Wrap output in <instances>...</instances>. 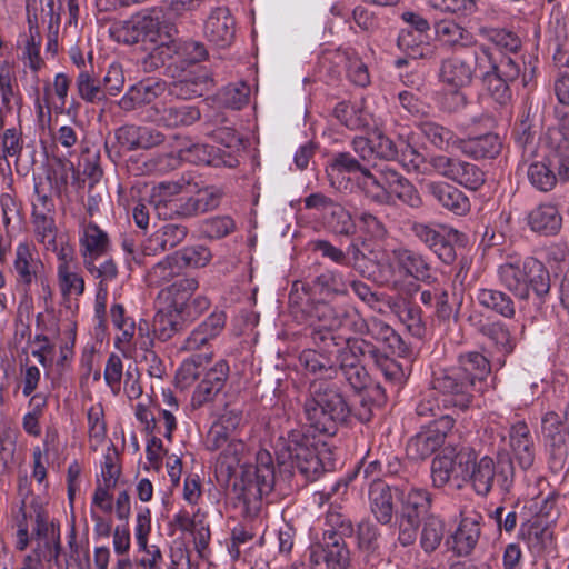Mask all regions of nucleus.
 I'll use <instances>...</instances> for the list:
<instances>
[{
	"label": "nucleus",
	"instance_id": "1a4fd4ad",
	"mask_svg": "<svg viewBox=\"0 0 569 569\" xmlns=\"http://www.w3.org/2000/svg\"><path fill=\"white\" fill-rule=\"evenodd\" d=\"M310 326L313 342L321 345L333 339L335 330L361 331L365 319L352 307L318 302L311 310Z\"/></svg>",
	"mask_w": 569,
	"mask_h": 569
},
{
	"label": "nucleus",
	"instance_id": "9d476101",
	"mask_svg": "<svg viewBox=\"0 0 569 569\" xmlns=\"http://www.w3.org/2000/svg\"><path fill=\"white\" fill-rule=\"evenodd\" d=\"M432 390L439 392L443 407L467 409L471 402V380L457 367L439 368L432 371Z\"/></svg>",
	"mask_w": 569,
	"mask_h": 569
},
{
	"label": "nucleus",
	"instance_id": "2eb2a0df",
	"mask_svg": "<svg viewBox=\"0 0 569 569\" xmlns=\"http://www.w3.org/2000/svg\"><path fill=\"white\" fill-rule=\"evenodd\" d=\"M229 377V365L226 360H219L212 368L206 371L203 378L196 387L191 397V407L199 409L206 403L212 402L223 389Z\"/></svg>",
	"mask_w": 569,
	"mask_h": 569
},
{
	"label": "nucleus",
	"instance_id": "72a5a7b5",
	"mask_svg": "<svg viewBox=\"0 0 569 569\" xmlns=\"http://www.w3.org/2000/svg\"><path fill=\"white\" fill-rule=\"evenodd\" d=\"M443 440V430H431V428H428L409 440L407 453L412 459H426L442 446Z\"/></svg>",
	"mask_w": 569,
	"mask_h": 569
},
{
	"label": "nucleus",
	"instance_id": "de8ad7c7",
	"mask_svg": "<svg viewBox=\"0 0 569 569\" xmlns=\"http://www.w3.org/2000/svg\"><path fill=\"white\" fill-rule=\"evenodd\" d=\"M521 536L528 547L538 552L552 542V531L539 520L522 525Z\"/></svg>",
	"mask_w": 569,
	"mask_h": 569
},
{
	"label": "nucleus",
	"instance_id": "c85d7f7f",
	"mask_svg": "<svg viewBox=\"0 0 569 569\" xmlns=\"http://www.w3.org/2000/svg\"><path fill=\"white\" fill-rule=\"evenodd\" d=\"M370 508L376 519L390 523L395 512L393 490L383 481H373L369 489Z\"/></svg>",
	"mask_w": 569,
	"mask_h": 569
},
{
	"label": "nucleus",
	"instance_id": "c756f323",
	"mask_svg": "<svg viewBox=\"0 0 569 569\" xmlns=\"http://www.w3.org/2000/svg\"><path fill=\"white\" fill-rule=\"evenodd\" d=\"M502 148L501 139L496 133L460 139L459 149L463 154L473 159L495 158Z\"/></svg>",
	"mask_w": 569,
	"mask_h": 569
},
{
	"label": "nucleus",
	"instance_id": "338daca9",
	"mask_svg": "<svg viewBox=\"0 0 569 569\" xmlns=\"http://www.w3.org/2000/svg\"><path fill=\"white\" fill-rule=\"evenodd\" d=\"M209 360L208 356H194L184 360L177 371V381L181 388L189 387L200 376V368Z\"/></svg>",
	"mask_w": 569,
	"mask_h": 569
},
{
	"label": "nucleus",
	"instance_id": "0eeeda50",
	"mask_svg": "<svg viewBox=\"0 0 569 569\" xmlns=\"http://www.w3.org/2000/svg\"><path fill=\"white\" fill-rule=\"evenodd\" d=\"M548 153L529 164L527 177L533 188L547 192L557 184L556 169L561 179H569V138L560 130L547 133Z\"/></svg>",
	"mask_w": 569,
	"mask_h": 569
},
{
	"label": "nucleus",
	"instance_id": "ea45409f",
	"mask_svg": "<svg viewBox=\"0 0 569 569\" xmlns=\"http://www.w3.org/2000/svg\"><path fill=\"white\" fill-rule=\"evenodd\" d=\"M397 266L408 276L417 280H427L430 274V267L425 258L409 249H399L395 251Z\"/></svg>",
	"mask_w": 569,
	"mask_h": 569
},
{
	"label": "nucleus",
	"instance_id": "cd10ccee",
	"mask_svg": "<svg viewBox=\"0 0 569 569\" xmlns=\"http://www.w3.org/2000/svg\"><path fill=\"white\" fill-rule=\"evenodd\" d=\"M167 306L160 310L153 320V332L158 339L167 341L179 332L187 322L170 297H164Z\"/></svg>",
	"mask_w": 569,
	"mask_h": 569
},
{
	"label": "nucleus",
	"instance_id": "49530a36",
	"mask_svg": "<svg viewBox=\"0 0 569 569\" xmlns=\"http://www.w3.org/2000/svg\"><path fill=\"white\" fill-rule=\"evenodd\" d=\"M181 270L176 253L168 254L147 272L146 281L149 286L159 287L178 276Z\"/></svg>",
	"mask_w": 569,
	"mask_h": 569
},
{
	"label": "nucleus",
	"instance_id": "f257e3e1",
	"mask_svg": "<svg viewBox=\"0 0 569 569\" xmlns=\"http://www.w3.org/2000/svg\"><path fill=\"white\" fill-rule=\"evenodd\" d=\"M242 420L240 411L228 410L211 426L206 437V449L219 451L216 459V472L229 480L238 468L243 467V476L249 486H253L260 497L269 495L274 486L276 475L272 456L261 449L256 455L254 466H244L246 443L238 437Z\"/></svg>",
	"mask_w": 569,
	"mask_h": 569
},
{
	"label": "nucleus",
	"instance_id": "5701e85b",
	"mask_svg": "<svg viewBox=\"0 0 569 569\" xmlns=\"http://www.w3.org/2000/svg\"><path fill=\"white\" fill-rule=\"evenodd\" d=\"M226 325L223 311H213L204 321L196 327L184 339L180 349L196 351L220 335Z\"/></svg>",
	"mask_w": 569,
	"mask_h": 569
},
{
	"label": "nucleus",
	"instance_id": "423d86ee",
	"mask_svg": "<svg viewBox=\"0 0 569 569\" xmlns=\"http://www.w3.org/2000/svg\"><path fill=\"white\" fill-rule=\"evenodd\" d=\"M162 14L158 9L143 10L132 14L129 19L114 22L110 27V34L113 40L123 44H134L138 42L150 43L154 46L160 56L168 51L170 56L172 42L169 36H162L161 24Z\"/></svg>",
	"mask_w": 569,
	"mask_h": 569
},
{
	"label": "nucleus",
	"instance_id": "0e129e2a",
	"mask_svg": "<svg viewBox=\"0 0 569 569\" xmlns=\"http://www.w3.org/2000/svg\"><path fill=\"white\" fill-rule=\"evenodd\" d=\"M423 34H415L412 30L402 29L398 36V47L412 59L426 57L428 47L423 43Z\"/></svg>",
	"mask_w": 569,
	"mask_h": 569
},
{
	"label": "nucleus",
	"instance_id": "f704fd0d",
	"mask_svg": "<svg viewBox=\"0 0 569 569\" xmlns=\"http://www.w3.org/2000/svg\"><path fill=\"white\" fill-rule=\"evenodd\" d=\"M478 303L503 318L512 319L516 315V306L512 298L500 290L481 288L477 291Z\"/></svg>",
	"mask_w": 569,
	"mask_h": 569
},
{
	"label": "nucleus",
	"instance_id": "774afa93",
	"mask_svg": "<svg viewBox=\"0 0 569 569\" xmlns=\"http://www.w3.org/2000/svg\"><path fill=\"white\" fill-rule=\"evenodd\" d=\"M485 335L495 343L500 352L507 355L513 351L516 342L505 325L500 322L490 323L485 328Z\"/></svg>",
	"mask_w": 569,
	"mask_h": 569
},
{
	"label": "nucleus",
	"instance_id": "b1692460",
	"mask_svg": "<svg viewBox=\"0 0 569 569\" xmlns=\"http://www.w3.org/2000/svg\"><path fill=\"white\" fill-rule=\"evenodd\" d=\"M481 516L476 511L461 512V520L452 535L453 549L460 556L469 555L480 536Z\"/></svg>",
	"mask_w": 569,
	"mask_h": 569
},
{
	"label": "nucleus",
	"instance_id": "052dcab7",
	"mask_svg": "<svg viewBox=\"0 0 569 569\" xmlns=\"http://www.w3.org/2000/svg\"><path fill=\"white\" fill-rule=\"evenodd\" d=\"M174 253L180 262L181 269L184 267L203 268L212 258L210 250L204 246L186 247Z\"/></svg>",
	"mask_w": 569,
	"mask_h": 569
},
{
	"label": "nucleus",
	"instance_id": "a878e982",
	"mask_svg": "<svg viewBox=\"0 0 569 569\" xmlns=\"http://www.w3.org/2000/svg\"><path fill=\"white\" fill-rule=\"evenodd\" d=\"M528 226L533 232L545 236L557 234L562 226V217L555 204L541 203L527 217Z\"/></svg>",
	"mask_w": 569,
	"mask_h": 569
},
{
	"label": "nucleus",
	"instance_id": "f03ea898",
	"mask_svg": "<svg viewBox=\"0 0 569 569\" xmlns=\"http://www.w3.org/2000/svg\"><path fill=\"white\" fill-rule=\"evenodd\" d=\"M17 548L24 550L29 543V529L31 537L37 540V549L32 555L24 557L20 569H43L42 558H58L59 537L53 527L48 523L46 501L40 496L27 495L16 515Z\"/></svg>",
	"mask_w": 569,
	"mask_h": 569
},
{
	"label": "nucleus",
	"instance_id": "393cba45",
	"mask_svg": "<svg viewBox=\"0 0 569 569\" xmlns=\"http://www.w3.org/2000/svg\"><path fill=\"white\" fill-rule=\"evenodd\" d=\"M210 87L207 73L194 67L181 79L168 84V94L177 99H192L203 96Z\"/></svg>",
	"mask_w": 569,
	"mask_h": 569
},
{
	"label": "nucleus",
	"instance_id": "a18cd8bd",
	"mask_svg": "<svg viewBox=\"0 0 569 569\" xmlns=\"http://www.w3.org/2000/svg\"><path fill=\"white\" fill-rule=\"evenodd\" d=\"M76 176V170L70 161L58 160L46 169V184L49 186L57 196L62 194L68 189L70 178Z\"/></svg>",
	"mask_w": 569,
	"mask_h": 569
},
{
	"label": "nucleus",
	"instance_id": "13d9d810",
	"mask_svg": "<svg viewBox=\"0 0 569 569\" xmlns=\"http://www.w3.org/2000/svg\"><path fill=\"white\" fill-rule=\"evenodd\" d=\"M22 148L21 131L14 127L6 129L0 136V170H2L3 162L9 167L7 161L9 157L18 159L22 152Z\"/></svg>",
	"mask_w": 569,
	"mask_h": 569
},
{
	"label": "nucleus",
	"instance_id": "37998d69",
	"mask_svg": "<svg viewBox=\"0 0 569 569\" xmlns=\"http://www.w3.org/2000/svg\"><path fill=\"white\" fill-rule=\"evenodd\" d=\"M57 283L64 299L80 297L86 289L84 278L78 264L63 269L57 268Z\"/></svg>",
	"mask_w": 569,
	"mask_h": 569
},
{
	"label": "nucleus",
	"instance_id": "4468645a",
	"mask_svg": "<svg viewBox=\"0 0 569 569\" xmlns=\"http://www.w3.org/2000/svg\"><path fill=\"white\" fill-rule=\"evenodd\" d=\"M413 232L442 262L450 264L455 261L456 250L451 240L458 238L459 232L457 230L445 227L437 229L428 224L416 223Z\"/></svg>",
	"mask_w": 569,
	"mask_h": 569
},
{
	"label": "nucleus",
	"instance_id": "603ef678",
	"mask_svg": "<svg viewBox=\"0 0 569 569\" xmlns=\"http://www.w3.org/2000/svg\"><path fill=\"white\" fill-rule=\"evenodd\" d=\"M451 181L467 189L478 190L485 183V173L478 166L459 159Z\"/></svg>",
	"mask_w": 569,
	"mask_h": 569
},
{
	"label": "nucleus",
	"instance_id": "f3484780",
	"mask_svg": "<svg viewBox=\"0 0 569 569\" xmlns=\"http://www.w3.org/2000/svg\"><path fill=\"white\" fill-rule=\"evenodd\" d=\"M203 33L217 47L230 46L236 34V21L230 10L226 7L213 9L204 22Z\"/></svg>",
	"mask_w": 569,
	"mask_h": 569
},
{
	"label": "nucleus",
	"instance_id": "c03bdc74",
	"mask_svg": "<svg viewBox=\"0 0 569 569\" xmlns=\"http://www.w3.org/2000/svg\"><path fill=\"white\" fill-rule=\"evenodd\" d=\"M457 368L461 369L463 376L471 380V387L475 386L477 380H485L491 371L489 360L477 351L461 355Z\"/></svg>",
	"mask_w": 569,
	"mask_h": 569
},
{
	"label": "nucleus",
	"instance_id": "7ed1b4c3",
	"mask_svg": "<svg viewBox=\"0 0 569 569\" xmlns=\"http://www.w3.org/2000/svg\"><path fill=\"white\" fill-rule=\"evenodd\" d=\"M457 478L470 483L479 496H487L495 479L502 493H510L515 482V468L510 458L501 457L497 462L489 456L478 458L471 447L458 450Z\"/></svg>",
	"mask_w": 569,
	"mask_h": 569
},
{
	"label": "nucleus",
	"instance_id": "2f4dec72",
	"mask_svg": "<svg viewBox=\"0 0 569 569\" xmlns=\"http://www.w3.org/2000/svg\"><path fill=\"white\" fill-rule=\"evenodd\" d=\"M337 361L338 371H341L352 389L360 391L368 386L369 375L358 358L353 357L345 348H341L338 351Z\"/></svg>",
	"mask_w": 569,
	"mask_h": 569
},
{
	"label": "nucleus",
	"instance_id": "6e6d98bb",
	"mask_svg": "<svg viewBox=\"0 0 569 569\" xmlns=\"http://www.w3.org/2000/svg\"><path fill=\"white\" fill-rule=\"evenodd\" d=\"M445 533L443 522L433 516L428 517L421 530L420 545L426 552L435 551L442 541Z\"/></svg>",
	"mask_w": 569,
	"mask_h": 569
},
{
	"label": "nucleus",
	"instance_id": "4d7b16f0",
	"mask_svg": "<svg viewBox=\"0 0 569 569\" xmlns=\"http://www.w3.org/2000/svg\"><path fill=\"white\" fill-rule=\"evenodd\" d=\"M250 87L243 82L238 81L226 86L219 92L220 102L231 109H241L249 101Z\"/></svg>",
	"mask_w": 569,
	"mask_h": 569
},
{
	"label": "nucleus",
	"instance_id": "7c9ffc66",
	"mask_svg": "<svg viewBox=\"0 0 569 569\" xmlns=\"http://www.w3.org/2000/svg\"><path fill=\"white\" fill-rule=\"evenodd\" d=\"M431 507V496L426 489L411 487L401 495V517L406 522L419 523Z\"/></svg>",
	"mask_w": 569,
	"mask_h": 569
},
{
	"label": "nucleus",
	"instance_id": "79ce46f5",
	"mask_svg": "<svg viewBox=\"0 0 569 569\" xmlns=\"http://www.w3.org/2000/svg\"><path fill=\"white\" fill-rule=\"evenodd\" d=\"M458 451L450 450L437 456L431 463V478L437 488L445 487L452 476L457 478Z\"/></svg>",
	"mask_w": 569,
	"mask_h": 569
},
{
	"label": "nucleus",
	"instance_id": "58836bf2",
	"mask_svg": "<svg viewBox=\"0 0 569 569\" xmlns=\"http://www.w3.org/2000/svg\"><path fill=\"white\" fill-rule=\"evenodd\" d=\"M299 361L305 370L321 379H332L337 377V366L323 353L308 349L303 350Z\"/></svg>",
	"mask_w": 569,
	"mask_h": 569
},
{
	"label": "nucleus",
	"instance_id": "bb28decb",
	"mask_svg": "<svg viewBox=\"0 0 569 569\" xmlns=\"http://www.w3.org/2000/svg\"><path fill=\"white\" fill-rule=\"evenodd\" d=\"M435 34L438 42L450 49L470 47L476 42L469 30L451 19L436 22Z\"/></svg>",
	"mask_w": 569,
	"mask_h": 569
},
{
	"label": "nucleus",
	"instance_id": "f8f14e48",
	"mask_svg": "<svg viewBox=\"0 0 569 569\" xmlns=\"http://www.w3.org/2000/svg\"><path fill=\"white\" fill-rule=\"evenodd\" d=\"M310 561L315 569H343L349 562V550L340 537L323 535L322 541L311 547Z\"/></svg>",
	"mask_w": 569,
	"mask_h": 569
},
{
	"label": "nucleus",
	"instance_id": "a211bd4d",
	"mask_svg": "<svg viewBox=\"0 0 569 569\" xmlns=\"http://www.w3.org/2000/svg\"><path fill=\"white\" fill-rule=\"evenodd\" d=\"M168 92L164 80L149 78L131 86L119 100L122 110L130 111L142 104H149Z\"/></svg>",
	"mask_w": 569,
	"mask_h": 569
},
{
	"label": "nucleus",
	"instance_id": "680f3d73",
	"mask_svg": "<svg viewBox=\"0 0 569 569\" xmlns=\"http://www.w3.org/2000/svg\"><path fill=\"white\" fill-rule=\"evenodd\" d=\"M76 86L80 98L86 102L94 103L106 98L102 86L88 71L78 74Z\"/></svg>",
	"mask_w": 569,
	"mask_h": 569
},
{
	"label": "nucleus",
	"instance_id": "bf43d9fd",
	"mask_svg": "<svg viewBox=\"0 0 569 569\" xmlns=\"http://www.w3.org/2000/svg\"><path fill=\"white\" fill-rule=\"evenodd\" d=\"M315 288L323 295H346L348 283L339 271L328 270L315 279Z\"/></svg>",
	"mask_w": 569,
	"mask_h": 569
},
{
	"label": "nucleus",
	"instance_id": "864d4df0",
	"mask_svg": "<svg viewBox=\"0 0 569 569\" xmlns=\"http://www.w3.org/2000/svg\"><path fill=\"white\" fill-rule=\"evenodd\" d=\"M100 469L98 479H100L101 483H106L107 487H116L121 475V467L119 463V452L112 442L109 443L102 456Z\"/></svg>",
	"mask_w": 569,
	"mask_h": 569
},
{
	"label": "nucleus",
	"instance_id": "8fccbe9b",
	"mask_svg": "<svg viewBox=\"0 0 569 569\" xmlns=\"http://www.w3.org/2000/svg\"><path fill=\"white\" fill-rule=\"evenodd\" d=\"M378 170L371 171L365 168L355 181L363 193L377 203H388V192L379 181Z\"/></svg>",
	"mask_w": 569,
	"mask_h": 569
},
{
	"label": "nucleus",
	"instance_id": "20e7f679",
	"mask_svg": "<svg viewBox=\"0 0 569 569\" xmlns=\"http://www.w3.org/2000/svg\"><path fill=\"white\" fill-rule=\"evenodd\" d=\"M499 283L519 300H528L532 290L540 301L550 291V273L545 264L533 257L510 256L498 266Z\"/></svg>",
	"mask_w": 569,
	"mask_h": 569
},
{
	"label": "nucleus",
	"instance_id": "412c9836",
	"mask_svg": "<svg viewBox=\"0 0 569 569\" xmlns=\"http://www.w3.org/2000/svg\"><path fill=\"white\" fill-rule=\"evenodd\" d=\"M79 246L82 261L101 258L110 248L108 233L92 221H83L79 229Z\"/></svg>",
	"mask_w": 569,
	"mask_h": 569
},
{
	"label": "nucleus",
	"instance_id": "473e14b6",
	"mask_svg": "<svg viewBox=\"0 0 569 569\" xmlns=\"http://www.w3.org/2000/svg\"><path fill=\"white\" fill-rule=\"evenodd\" d=\"M333 116L342 126L350 130L367 128L371 120L370 113L365 109L363 100L337 103L333 109Z\"/></svg>",
	"mask_w": 569,
	"mask_h": 569
},
{
	"label": "nucleus",
	"instance_id": "4be33fe9",
	"mask_svg": "<svg viewBox=\"0 0 569 569\" xmlns=\"http://www.w3.org/2000/svg\"><path fill=\"white\" fill-rule=\"evenodd\" d=\"M427 192L445 209L457 216H465L470 210L468 197L458 188L446 182H429Z\"/></svg>",
	"mask_w": 569,
	"mask_h": 569
},
{
	"label": "nucleus",
	"instance_id": "aec40b11",
	"mask_svg": "<svg viewBox=\"0 0 569 569\" xmlns=\"http://www.w3.org/2000/svg\"><path fill=\"white\" fill-rule=\"evenodd\" d=\"M473 74L472 61L461 56L448 57L440 63L439 80L452 89L469 86L472 82Z\"/></svg>",
	"mask_w": 569,
	"mask_h": 569
},
{
	"label": "nucleus",
	"instance_id": "c9c22d12",
	"mask_svg": "<svg viewBox=\"0 0 569 569\" xmlns=\"http://www.w3.org/2000/svg\"><path fill=\"white\" fill-rule=\"evenodd\" d=\"M158 113L159 121L167 128L188 127L201 117L200 110L190 104L168 106Z\"/></svg>",
	"mask_w": 569,
	"mask_h": 569
},
{
	"label": "nucleus",
	"instance_id": "e2e57ef3",
	"mask_svg": "<svg viewBox=\"0 0 569 569\" xmlns=\"http://www.w3.org/2000/svg\"><path fill=\"white\" fill-rule=\"evenodd\" d=\"M179 192L180 186L176 182H161L153 188L151 202L160 217L167 214L169 200H176Z\"/></svg>",
	"mask_w": 569,
	"mask_h": 569
},
{
	"label": "nucleus",
	"instance_id": "e433bc0d",
	"mask_svg": "<svg viewBox=\"0 0 569 569\" xmlns=\"http://www.w3.org/2000/svg\"><path fill=\"white\" fill-rule=\"evenodd\" d=\"M541 435L553 451L560 450L569 438L565 420L555 411H548L542 416Z\"/></svg>",
	"mask_w": 569,
	"mask_h": 569
},
{
	"label": "nucleus",
	"instance_id": "09e8293b",
	"mask_svg": "<svg viewBox=\"0 0 569 569\" xmlns=\"http://www.w3.org/2000/svg\"><path fill=\"white\" fill-rule=\"evenodd\" d=\"M210 204L212 206L214 202L208 204V202H204L201 198L178 197L176 200H169V209L163 218L192 217L210 210Z\"/></svg>",
	"mask_w": 569,
	"mask_h": 569
},
{
	"label": "nucleus",
	"instance_id": "39448f33",
	"mask_svg": "<svg viewBox=\"0 0 569 569\" xmlns=\"http://www.w3.org/2000/svg\"><path fill=\"white\" fill-rule=\"evenodd\" d=\"M349 412V407L337 388L322 381L310 385L303 403V417L315 432L335 433L337 425L345 421Z\"/></svg>",
	"mask_w": 569,
	"mask_h": 569
},
{
	"label": "nucleus",
	"instance_id": "ddd939ff",
	"mask_svg": "<svg viewBox=\"0 0 569 569\" xmlns=\"http://www.w3.org/2000/svg\"><path fill=\"white\" fill-rule=\"evenodd\" d=\"M151 531V513L148 508L141 509L137 513L134 526V538L138 552L142 556L137 563L142 569H161L163 556L157 545H149V533Z\"/></svg>",
	"mask_w": 569,
	"mask_h": 569
},
{
	"label": "nucleus",
	"instance_id": "69168bd1",
	"mask_svg": "<svg viewBox=\"0 0 569 569\" xmlns=\"http://www.w3.org/2000/svg\"><path fill=\"white\" fill-rule=\"evenodd\" d=\"M236 228L234 221L228 216L213 217L201 222V233L210 239H221Z\"/></svg>",
	"mask_w": 569,
	"mask_h": 569
},
{
	"label": "nucleus",
	"instance_id": "4c0bfd02",
	"mask_svg": "<svg viewBox=\"0 0 569 569\" xmlns=\"http://www.w3.org/2000/svg\"><path fill=\"white\" fill-rule=\"evenodd\" d=\"M421 134L440 150L459 149L460 138L450 129L432 122L423 121L419 124Z\"/></svg>",
	"mask_w": 569,
	"mask_h": 569
},
{
	"label": "nucleus",
	"instance_id": "a19ab883",
	"mask_svg": "<svg viewBox=\"0 0 569 569\" xmlns=\"http://www.w3.org/2000/svg\"><path fill=\"white\" fill-rule=\"evenodd\" d=\"M365 168L366 167L361 166L350 153L343 152L335 157L330 166L327 168V173L331 183L335 184L336 181H338V187L340 188L342 184L340 178L343 180L345 173L348 174V180L356 181Z\"/></svg>",
	"mask_w": 569,
	"mask_h": 569
},
{
	"label": "nucleus",
	"instance_id": "9b49d317",
	"mask_svg": "<svg viewBox=\"0 0 569 569\" xmlns=\"http://www.w3.org/2000/svg\"><path fill=\"white\" fill-rule=\"evenodd\" d=\"M199 283L194 278L179 279L162 291L170 297L187 321H192L210 307V300L202 295L193 297Z\"/></svg>",
	"mask_w": 569,
	"mask_h": 569
},
{
	"label": "nucleus",
	"instance_id": "3c124183",
	"mask_svg": "<svg viewBox=\"0 0 569 569\" xmlns=\"http://www.w3.org/2000/svg\"><path fill=\"white\" fill-rule=\"evenodd\" d=\"M53 190L46 184L41 174H33L32 214H51L54 210Z\"/></svg>",
	"mask_w": 569,
	"mask_h": 569
},
{
	"label": "nucleus",
	"instance_id": "6ab92c4d",
	"mask_svg": "<svg viewBox=\"0 0 569 569\" xmlns=\"http://www.w3.org/2000/svg\"><path fill=\"white\" fill-rule=\"evenodd\" d=\"M509 448L522 469H529L536 458V445L525 421H517L509 429Z\"/></svg>",
	"mask_w": 569,
	"mask_h": 569
},
{
	"label": "nucleus",
	"instance_id": "dca6fc26",
	"mask_svg": "<svg viewBox=\"0 0 569 569\" xmlns=\"http://www.w3.org/2000/svg\"><path fill=\"white\" fill-rule=\"evenodd\" d=\"M13 270L17 283L29 289L34 280L41 278L44 264L31 244L20 242L14 249Z\"/></svg>",
	"mask_w": 569,
	"mask_h": 569
},
{
	"label": "nucleus",
	"instance_id": "6e6552de",
	"mask_svg": "<svg viewBox=\"0 0 569 569\" xmlns=\"http://www.w3.org/2000/svg\"><path fill=\"white\" fill-rule=\"evenodd\" d=\"M323 453H327L323 442L305 435L301 430H292L280 449L279 458L282 463L289 461L291 468L307 480H315L326 469Z\"/></svg>",
	"mask_w": 569,
	"mask_h": 569
},
{
	"label": "nucleus",
	"instance_id": "5fc2aeb1",
	"mask_svg": "<svg viewBox=\"0 0 569 569\" xmlns=\"http://www.w3.org/2000/svg\"><path fill=\"white\" fill-rule=\"evenodd\" d=\"M98 259H86L82 261L83 267L90 276L98 280V288H108V283L118 277L117 263L110 258L97 264Z\"/></svg>",
	"mask_w": 569,
	"mask_h": 569
}]
</instances>
